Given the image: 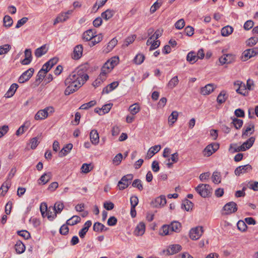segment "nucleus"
<instances>
[{
    "label": "nucleus",
    "instance_id": "nucleus-1",
    "mask_svg": "<svg viewBox=\"0 0 258 258\" xmlns=\"http://www.w3.org/2000/svg\"><path fill=\"white\" fill-rule=\"evenodd\" d=\"M89 79V76L82 67L78 68L66 79V95L78 90Z\"/></svg>",
    "mask_w": 258,
    "mask_h": 258
},
{
    "label": "nucleus",
    "instance_id": "nucleus-2",
    "mask_svg": "<svg viewBox=\"0 0 258 258\" xmlns=\"http://www.w3.org/2000/svg\"><path fill=\"white\" fill-rule=\"evenodd\" d=\"M40 210L43 217H46L49 221H52L56 216L55 212L52 207L47 208L46 203H42L40 207Z\"/></svg>",
    "mask_w": 258,
    "mask_h": 258
},
{
    "label": "nucleus",
    "instance_id": "nucleus-3",
    "mask_svg": "<svg viewBox=\"0 0 258 258\" xmlns=\"http://www.w3.org/2000/svg\"><path fill=\"white\" fill-rule=\"evenodd\" d=\"M195 190L203 198L210 197L212 192V187L207 184H200Z\"/></svg>",
    "mask_w": 258,
    "mask_h": 258
},
{
    "label": "nucleus",
    "instance_id": "nucleus-4",
    "mask_svg": "<svg viewBox=\"0 0 258 258\" xmlns=\"http://www.w3.org/2000/svg\"><path fill=\"white\" fill-rule=\"evenodd\" d=\"M133 178L134 175L132 174H128L122 177L117 184V187L119 189L122 190L127 188L131 183Z\"/></svg>",
    "mask_w": 258,
    "mask_h": 258
},
{
    "label": "nucleus",
    "instance_id": "nucleus-5",
    "mask_svg": "<svg viewBox=\"0 0 258 258\" xmlns=\"http://www.w3.org/2000/svg\"><path fill=\"white\" fill-rule=\"evenodd\" d=\"M219 148V145L217 143H212L208 145L203 150V155L204 156L209 157L217 151Z\"/></svg>",
    "mask_w": 258,
    "mask_h": 258
},
{
    "label": "nucleus",
    "instance_id": "nucleus-6",
    "mask_svg": "<svg viewBox=\"0 0 258 258\" xmlns=\"http://www.w3.org/2000/svg\"><path fill=\"white\" fill-rule=\"evenodd\" d=\"M223 210L225 212L223 214L229 215L234 213L237 210V205L233 202L227 203L223 207Z\"/></svg>",
    "mask_w": 258,
    "mask_h": 258
},
{
    "label": "nucleus",
    "instance_id": "nucleus-7",
    "mask_svg": "<svg viewBox=\"0 0 258 258\" xmlns=\"http://www.w3.org/2000/svg\"><path fill=\"white\" fill-rule=\"evenodd\" d=\"M203 233L202 227H197L192 228L189 231V237L192 240H197L200 238Z\"/></svg>",
    "mask_w": 258,
    "mask_h": 258
},
{
    "label": "nucleus",
    "instance_id": "nucleus-8",
    "mask_svg": "<svg viewBox=\"0 0 258 258\" xmlns=\"http://www.w3.org/2000/svg\"><path fill=\"white\" fill-rule=\"evenodd\" d=\"M34 70L33 68H30L24 72L19 78L18 82L19 83H24L28 81L33 76Z\"/></svg>",
    "mask_w": 258,
    "mask_h": 258
},
{
    "label": "nucleus",
    "instance_id": "nucleus-9",
    "mask_svg": "<svg viewBox=\"0 0 258 258\" xmlns=\"http://www.w3.org/2000/svg\"><path fill=\"white\" fill-rule=\"evenodd\" d=\"M52 107H46L44 109L39 110L35 115V119L41 120L46 118L48 115V111L50 110V112H52Z\"/></svg>",
    "mask_w": 258,
    "mask_h": 258
},
{
    "label": "nucleus",
    "instance_id": "nucleus-10",
    "mask_svg": "<svg viewBox=\"0 0 258 258\" xmlns=\"http://www.w3.org/2000/svg\"><path fill=\"white\" fill-rule=\"evenodd\" d=\"M257 53L258 48H257L247 49L243 52L242 59L243 61H246Z\"/></svg>",
    "mask_w": 258,
    "mask_h": 258
},
{
    "label": "nucleus",
    "instance_id": "nucleus-11",
    "mask_svg": "<svg viewBox=\"0 0 258 258\" xmlns=\"http://www.w3.org/2000/svg\"><path fill=\"white\" fill-rule=\"evenodd\" d=\"M235 56L232 54H224L221 56L219 60L222 65L225 63H231L235 61Z\"/></svg>",
    "mask_w": 258,
    "mask_h": 258
},
{
    "label": "nucleus",
    "instance_id": "nucleus-12",
    "mask_svg": "<svg viewBox=\"0 0 258 258\" xmlns=\"http://www.w3.org/2000/svg\"><path fill=\"white\" fill-rule=\"evenodd\" d=\"M181 250V246L179 244H173L170 245L166 250H163V252L167 255H172L177 253Z\"/></svg>",
    "mask_w": 258,
    "mask_h": 258
},
{
    "label": "nucleus",
    "instance_id": "nucleus-13",
    "mask_svg": "<svg viewBox=\"0 0 258 258\" xmlns=\"http://www.w3.org/2000/svg\"><path fill=\"white\" fill-rule=\"evenodd\" d=\"M251 170V166L249 164H246L243 166H239L237 167L234 171V173L236 175L239 176L240 174L248 172Z\"/></svg>",
    "mask_w": 258,
    "mask_h": 258
},
{
    "label": "nucleus",
    "instance_id": "nucleus-14",
    "mask_svg": "<svg viewBox=\"0 0 258 258\" xmlns=\"http://www.w3.org/2000/svg\"><path fill=\"white\" fill-rule=\"evenodd\" d=\"M166 204V200L164 196H161L156 198L151 202V205L154 207L163 206Z\"/></svg>",
    "mask_w": 258,
    "mask_h": 258
},
{
    "label": "nucleus",
    "instance_id": "nucleus-15",
    "mask_svg": "<svg viewBox=\"0 0 258 258\" xmlns=\"http://www.w3.org/2000/svg\"><path fill=\"white\" fill-rule=\"evenodd\" d=\"M83 46L81 44L78 45L74 48L72 58L74 59H79L81 58L83 53Z\"/></svg>",
    "mask_w": 258,
    "mask_h": 258
},
{
    "label": "nucleus",
    "instance_id": "nucleus-16",
    "mask_svg": "<svg viewBox=\"0 0 258 258\" xmlns=\"http://www.w3.org/2000/svg\"><path fill=\"white\" fill-rule=\"evenodd\" d=\"M234 85L235 87H238L236 89V91L237 92V93L241 94L243 96H245L246 94L247 93L245 85L244 84H242V82L240 81H237V82L234 83Z\"/></svg>",
    "mask_w": 258,
    "mask_h": 258
},
{
    "label": "nucleus",
    "instance_id": "nucleus-17",
    "mask_svg": "<svg viewBox=\"0 0 258 258\" xmlns=\"http://www.w3.org/2000/svg\"><path fill=\"white\" fill-rule=\"evenodd\" d=\"M58 58L56 57H54L49 60L44 64H43V68L45 69L46 72H48L55 64L58 62Z\"/></svg>",
    "mask_w": 258,
    "mask_h": 258
},
{
    "label": "nucleus",
    "instance_id": "nucleus-18",
    "mask_svg": "<svg viewBox=\"0 0 258 258\" xmlns=\"http://www.w3.org/2000/svg\"><path fill=\"white\" fill-rule=\"evenodd\" d=\"M145 224L143 222H140L135 229L134 231L135 235L137 236L143 235L145 231Z\"/></svg>",
    "mask_w": 258,
    "mask_h": 258
},
{
    "label": "nucleus",
    "instance_id": "nucleus-19",
    "mask_svg": "<svg viewBox=\"0 0 258 258\" xmlns=\"http://www.w3.org/2000/svg\"><path fill=\"white\" fill-rule=\"evenodd\" d=\"M90 139L91 143L95 145L98 144L99 141V137L98 133L96 130H92L90 134Z\"/></svg>",
    "mask_w": 258,
    "mask_h": 258
},
{
    "label": "nucleus",
    "instance_id": "nucleus-20",
    "mask_svg": "<svg viewBox=\"0 0 258 258\" xmlns=\"http://www.w3.org/2000/svg\"><path fill=\"white\" fill-rule=\"evenodd\" d=\"M161 149L160 145H155L151 147L148 151L146 158L150 159L153 157L156 153L158 152Z\"/></svg>",
    "mask_w": 258,
    "mask_h": 258
},
{
    "label": "nucleus",
    "instance_id": "nucleus-21",
    "mask_svg": "<svg viewBox=\"0 0 258 258\" xmlns=\"http://www.w3.org/2000/svg\"><path fill=\"white\" fill-rule=\"evenodd\" d=\"M48 48H47L46 45L45 44L37 48L35 50L34 54L36 57L39 58L41 57L43 55L46 54Z\"/></svg>",
    "mask_w": 258,
    "mask_h": 258
},
{
    "label": "nucleus",
    "instance_id": "nucleus-22",
    "mask_svg": "<svg viewBox=\"0 0 258 258\" xmlns=\"http://www.w3.org/2000/svg\"><path fill=\"white\" fill-rule=\"evenodd\" d=\"M18 85L16 83H13L10 86L9 89L6 93L5 96L7 98H10L12 97L15 93L17 88H18Z\"/></svg>",
    "mask_w": 258,
    "mask_h": 258
},
{
    "label": "nucleus",
    "instance_id": "nucleus-23",
    "mask_svg": "<svg viewBox=\"0 0 258 258\" xmlns=\"http://www.w3.org/2000/svg\"><path fill=\"white\" fill-rule=\"evenodd\" d=\"M254 130V124L252 122H250L248 123V126L246 128V129L243 131L242 134V138H245L248 136V134L251 135L253 133Z\"/></svg>",
    "mask_w": 258,
    "mask_h": 258
},
{
    "label": "nucleus",
    "instance_id": "nucleus-24",
    "mask_svg": "<svg viewBox=\"0 0 258 258\" xmlns=\"http://www.w3.org/2000/svg\"><path fill=\"white\" fill-rule=\"evenodd\" d=\"M214 90L213 84H209L201 88V93L203 95H207L210 94Z\"/></svg>",
    "mask_w": 258,
    "mask_h": 258
},
{
    "label": "nucleus",
    "instance_id": "nucleus-25",
    "mask_svg": "<svg viewBox=\"0 0 258 258\" xmlns=\"http://www.w3.org/2000/svg\"><path fill=\"white\" fill-rule=\"evenodd\" d=\"M96 33V31L94 32L93 30L89 29L83 33V38L87 41H91Z\"/></svg>",
    "mask_w": 258,
    "mask_h": 258
},
{
    "label": "nucleus",
    "instance_id": "nucleus-26",
    "mask_svg": "<svg viewBox=\"0 0 258 258\" xmlns=\"http://www.w3.org/2000/svg\"><path fill=\"white\" fill-rule=\"evenodd\" d=\"M118 82L117 81L113 82L111 84L108 85L106 87L104 88L102 93L108 94L118 86Z\"/></svg>",
    "mask_w": 258,
    "mask_h": 258
},
{
    "label": "nucleus",
    "instance_id": "nucleus-27",
    "mask_svg": "<svg viewBox=\"0 0 258 258\" xmlns=\"http://www.w3.org/2000/svg\"><path fill=\"white\" fill-rule=\"evenodd\" d=\"M51 177V172L45 173L39 179L38 183L45 184L50 180Z\"/></svg>",
    "mask_w": 258,
    "mask_h": 258
},
{
    "label": "nucleus",
    "instance_id": "nucleus-28",
    "mask_svg": "<svg viewBox=\"0 0 258 258\" xmlns=\"http://www.w3.org/2000/svg\"><path fill=\"white\" fill-rule=\"evenodd\" d=\"M172 234L169 225H164L160 229L159 234L162 236L170 235Z\"/></svg>",
    "mask_w": 258,
    "mask_h": 258
},
{
    "label": "nucleus",
    "instance_id": "nucleus-29",
    "mask_svg": "<svg viewBox=\"0 0 258 258\" xmlns=\"http://www.w3.org/2000/svg\"><path fill=\"white\" fill-rule=\"evenodd\" d=\"M114 14L115 11L114 10L107 9L101 14V17L103 19L108 20L111 18Z\"/></svg>",
    "mask_w": 258,
    "mask_h": 258
},
{
    "label": "nucleus",
    "instance_id": "nucleus-30",
    "mask_svg": "<svg viewBox=\"0 0 258 258\" xmlns=\"http://www.w3.org/2000/svg\"><path fill=\"white\" fill-rule=\"evenodd\" d=\"M171 229V232H179L181 227V224L178 221H173L169 225Z\"/></svg>",
    "mask_w": 258,
    "mask_h": 258
},
{
    "label": "nucleus",
    "instance_id": "nucleus-31",
    "mask_svg": "<svg viewBox=\"0 0 258 258\" xmlns=\"http://www.w3.org/2000/svg\"><path fill=\"white\" fill-rule=\"evenodd\" d=\"M30 124L29 121H26L22 125H21L16 131V135L18 136L23 134L29 127Z\"/></svg>",
    "mask_w": 258,
    "mask_h": 258
},
{
    "label": "nucleus",
    "instance_id": "nucleus-32",
    "mask_svg": "<svg viewBox=\"0 0 258 258\" xmlns=\"http://www.w3.org/2000/svg\"><path fill=\"white\" fill-rule=\"evenodd\" d=\"M103 39V35L101 33H100L98 35L96 34H94V37H93L92 40L90 41L89 43V45L92 47L94 46L96 44H97L101 42Z\"/></svg>",
    "mask_w": 258,
    "mask_h": 258
},
{
    "label": "nucleus",
    "instance_id": "nucleus-33",
    "mask_svg": "<svg viewBox=\"0 0 258 258\" xmlns=\"http://www.w3.org/2000/svg\"><path fill=\"white\" fill-rule=\"evenodd\" d=\"M47 72H46L45 69L43 68V67L42 66L41 70L38 72L37 75L36 76V81L35 82L37 83V85H38L43 80L44 78L45 75Z\"/></svg>",
    "mask_w": 258,
    "mask_h": 258
},
{
    "label": "nucleus",
    "instance_id": "nucleus-34",
    "mask_svg": "<svg viewBox=\"0 0 258 258\" xmlns=\"http://www.w3.org/2000/svg\"><path fill=\"white\" fill-rule=\"evenodd\" d=\"M15 249L17 253L21 254L25 251V246L20 240L18 241L15 245Z\"/></svg>",
    "mask_w": 258,
    "mask_h": 258
},
{
    "label": "nucleus",
    "instance_id": "nucleus-35",
    "mask_svg": "<svg viewBox=\"0 0 258 258\" xmlns=\"http://www.w3.org/2000/svg\"><path fill=\"white\" fill-rule=\"evenodd\" d=\"M81 218L78 216H73L66 222V224L68 225L73 226L80 222Z\"/></svg>",
    "mask_w": 258,
    "mask_h": 258
},
{
    "label": "nucleus",
    "instance_id": "nucleus-36",
    "mask_svg": "<svg viewBox=\"0 0 258 258\" xmlns=\"http://www.w3.org/2000/svg\"><path fill=\"white\" fill-rule=\"evenodd\" d=\"M108 229V228L100 222H95L93 225V230L95 232H102L103 231H106Z\"/></svg>",
    "mask_w": 258,
    "mask_h": 258
},
{
    "label": "nucleus",
    "instance_id": "nucleus-37",
    "mask_svg": "<svg viewBox=\"0 0 258 258\" xmlns=\"http://www.w3.org/2000/svg\"><path fill=\"white\" fill-rule=\"evenodd\" d=\"M178 116V112L173 111L168 117V122L170 125H172L177 120Z\"/></svg>",
    "mask_w": 258,
    "mask_h": 258
},
{
    "label": "nucleus",
    "instance_id": "nucleus-38",
    "mask_svg": "<svg viewBox=\"0 0 258 258\" xmlns=\"http://www.w3.org/2000/svg\"><path fill=\"white\" fill-rule=\"evenodd\" d=\"M233 31V28L229 25L224 27L222 28L221 32L223 36H228Z\"/></svg>",
    "mask_w": 258,
    "mask_h": 258
},
{
    "label": "nucleus",
    "instance_id": "nucleus-39",
    "mask_svg": "<svg viewBox=\"0 0 258 258\" xmlns=\"http://www.w3.org/2000/svg\"><path fill=\"white\" fill-rule=\"evenodd\" d=\"M117 43V40L114 38L111 39L107 44L106 50H104L106 53L110 51L116 45Z\"/></svg>",
    "mask_w": 258,
    "mask_h": 258
},
{
    "label": "nucleus",
    "instance_id": "nucleus-40",
    "mask_svg": "<svg viewBox=\"0 0 258 258\" xmlns=\"http://www.w3.org/2000/svg\"><path fill=\"white\" fill-rule=\"evenodd\" d=\"M227 97L228 95H227L226 91H222L218 95L217 101L219 104H222L225 102Z\"/></svg>",
    "mask_w": 258,
    "mask_h": 258
},
{
    "label": "nucleus",
    "instance_id": "nucleus-41",
    "mask_svg": "<svg viewBox=\"0 0 258 258\" xmlns=\"http://www.w3.org/2000/svg\"><path fill=\"white\" fill-rule=\"evenodd\" d=\"M229 151L232 153L240 151H245L244 147H242L241 145L240 146H237L236 144H231Z\"/></svg>",
    "mask_w": 258,
    "mask_h": 258
},
{
    "label": "nucleus",
    "instance_id": "nucleus-42",
    "mask_svg": "<svg viewBox=\"0 0 258 258\" xmlns=\"http://www.w3.org/2000/svg\"><path fill=\"white\" fill-rule=\"evenodd\" d=\"M255 138L252 137L249 138L246 142H244L241 146L244 147V151L249 149L253 144Z\"/></svg>",
    "mask_w": 258,
    "mask_h": 258
},
{
    "label": "nucleus",
    "instance_id": "nucleus-43",
    "mask_svg": "<svg viewBox=\"0 0 258 258\" xmlns=\"http://www.w3.org/2000/svg\"><path fill=\"white\" fill-rule=\"evenodd\" d=\"M140 110V107L138 103H135L129 107L128 111L132 115H135Z\"/></svg>",
    "mask_w": 258,
    "mask_h": 258
},
{
    "label": "nucleus",
    "instance_id": "nucleus-44",
    "mask_svg": "<svg viewBox=\"0 0 258 258\" xmlns=\"http://www.w3.org/2000/svg\"><path fill=\"white\" fill-rule=\"evenodd\" d=\"M179 82L177 76L173 77L168 83L167 86L170 89H173L175 87Z\"/></svg>",
    "mask_w": 258,
    "mask_h": 258
},
{
    "label": "nucleus",
    "instance_id": "nucleus-45",
    "mask_svg": "<svg viewBox=\"0 0 258 258\" xmlns=\"http://www.w3.org/2000/svg\"><path fill=\"white\" fill-rule=\"evenodd\" d=\"M4 25L6 27H10L13 23L12 18L6 15L3 19Z\"/></svg>",
    "mask_w": 258,
    "mask_h": 258
},
{
    "label": "nucleus",
    "instance_id": "nucleus-46",
    "mask_svg": "<svg viewBox=\"0 0 258 258\" xmlns=\"http://www.w3.org/2000/svg\"><path fill=\"white\" fill-rule=\"evenodd\" d=\"M54 209L55 214H59L62 211L64 208L63 203L60 202H57L54 204V207H52Z\"/></svg>",
    "mask_w": 258,
    "mask_h": 258
},
{
    "label": "nucleus",
    "instance_id": "nucleus-47",
    "mask_svg": "<svg viewBox=\"0 0 258 258\" xmlns=\"http://www.w3.org/2000/svg\"><path fill=\"white\" fill-rule=\"evenodd\" d=\"M186 59L191 63H194L198 60V58L195 52H190L187 55Z\"/></svg>",
    "mask_w": 258,
    "mask_h": 258
},
{
    "label": "nucleus",
    "instance_id": "nucleus-48",
    "mask_svg": "<svg viewBox=\"0 0 258 258\" xmlns=\"http://www.w3.org/2000/svg\"><path fill=\"white\" fill-rule=\"evenodd\" d=\"M162 4V0H157L151 7L150 12L153 14L158 9Z\"/></svg>",
    "mask_w": 258,
    "mask_h": 258
},
{
    "label": "nucleus",
    "instance_id": "nucleus-49",
    "mask_svg": "<svg viewBox=\"0 0 258 258\" xmlns=\"http://www.w3.org/2000/svg\"><path fill=\"white\" fill-rule=\"evenodd\" d=\"M145 57L142 53L138 54L134 59V62L137 64H141L145 60Z\"/></svg>",
    "mask_w": 258,
    "mask_h": 258
},
{
    "label": "nucleus",
    "instance_id": "nucleus-50",
    "mask_svg": "<svg viewBox=\"0 0 258 258\" xmlns=\"http://www.w3.org/2000/svg\"><path fill=\"white\" fill-rule=\"evenodd\" d=\"M96 104V101L95 100H92L88 103H84L81 106L80 109L87 110L89 108L94 106Z\"/></svg>",
    "mask_w": 258,
    "mask_h": 258
},
{
    "label": "nucleus",
    "instance_id": "nucleus-51",
    "mask_svg": "<svg viewBox=\"0 0 258 258\" xmlns=\"http://www.w3.org/2000/svg\"><path fill=\"white\" fill-rule=\"evenodd\" d=\"M232 123L233 124L234 127L236 129L240 128L242 124H243V120L240 119H238L236 117L232 118Z\"/></svg>",
    "mask_w": 258,
    "mask_h": 258
},
{
    "label": "nucleus",
    "instance_id": "nucleus-52",
    "mask_svg": "<svg viewBox=\"0 0 258 258\" xmlns=\"http://www.w3.org/2000/svg\"><path fill=\"white\" fill-rule=\"evenodd\" d=\"M212 181L215 183L218 184L221 182V176L220 173L215 171L213 173L212 177Z\"/></svg>",
    "mask_w": 258,
    "mask_h": 258
},
{
    "label": "nucleus",
    "instance_id": "nucleus-53",
    "mask_svg": "<svg viewBox=\"0 0 258 258\" xmlns=\"http://www.w3.org/2000/svg\"><path fill=\"white\" fill-rule=\"evenodd\" d=\"M132 186L134 187L137 188L140 191L143 189L142 181L139 179L134 180L132 183Z\"/></svg>",
    "mask_w": 258,
    "mask_h": 258
},
{
    "label": "nucleus",
    "instance_id": "nucleus-54",
    "mask_svg": "<svg viewBox=\"0 0 258 258\" xmlns=\"http://www.w3.org/2000/svg\"><path fill=\"white\" fill-rule=\"evenodd\" d=\"M184 207L185 210L187 211L192 209L193 204L191 202L188 200H185L182 205V208Z\"/></svg>",
    "mask_w": 258,
    "mask_h": 258
},
{
    "label": "nucleus",
    "instance_id": "nucleus-55",
    "mask_svg": "<svg viewBox=\"0 0 258 258\" xmlns=\"http://www.w3.org/2000/svg\"><path fill=\"white\" fill-rule=\"evenodd\" d=\"M11 48V45L9 44H5L0 46V55L6 54Z\"/></svg>",
    "mask_w": 258,
    "mask_h": 258
},
{
    "label": "nucleus",
    "instance_id": "nucleus-56",
    "mask_svg": "<svg viewBox=\"0 0 258 258\" xmlns=\"http://www.w3.org/2000/svg\"><path fill=\"white\" fill-rule=\"evenodd\" d=\"M237 226L238 229L241 231H245L247 228L245 222L242 220H239L237 222Z\"/></svg>",
    "mask_w": 258,
    "mask_h": 258
},
{
    "label": "nucleus",
    "instance_id": "nucleus-57",
    "mask_svg": "<svg viewBox=\"0 0 258 258\" xmlns=\"http://www.w3.org/2000/svg\"><path fill=\"white\" fill-rule=\"evenodd\" d=\"M122 159V155L121 153L117 154L113 159V163L118 165Z\"/></svg>",
    "mask_w": 258,
    "mask_h": 258
},
{
    "label": "nucleus",
    "instance_id": "nucleus-58",
    "mask_svg": "<svg viewBox=\"0 0 258 258\" xmlns=\"http://www.w3.org/2000/svg\"><path fill=\"white\" fill-rule=\"evenodd\" d=\"M105 80H106V79L104 78V77H101V78L100 76L99 75L98 78L93 83V85L95 87H97L99 86L102 83H103Z\"/></svg>",
    "mask_w": 258,
    "mask_h": 258
},
{
    "label": "nucleus",
    "instance_id": "nucleus-59",
    "mask_svg": "<svg viewBox=\"0 0 258 258\" xmlns=\"http://www.w3.org/2000/svg\"><path fill=\"white\" fill-rule=\"evenodd\" d=\"M258 41V37H252L249 38L246 43L247 45L249 46H252L254 45Z\"/></svg>",
    "mask_w": 258,
    "mask_h": 258
},
{
    "label": "nucleus",
    "instance_id": "nucleus-60",
    "mask_svg": "<svg viewBox=\"0 0 258 258\" xmlns=\"http://www.w3.org/2000/svg\"><path fill=\"white\" fill-rule=\"evenodd\" d=\"M136 37V35L128 36L125 39L123 45L125 46H128V45L132 43L134 41Z\"/></svg>",
    "mask_w": 258,
    "mask_h": 258
},
{
    "label": "nucleus",
    "instance_id": "nucleus-61",
    "mask_svg": "<svg viewBox=\"0 0 258 258\" xmlns=\"http://www.w3.org/2000/svg\"><path fill=\"white\" fill-rule=\"evenodd\" d=\"M185 26V22L183 19L177 21L175 24V27L177 29L180 30Z\"/></svg>",
    "mask_w": 258,
    "mask_h": 258
},
{
    "label": "nucleus",
    "instance_id": "nucleus-62",
    "mask_svg": "<svg viewBox=\"0 0 258 258\" xmlns=\"http://www.w3.org/2000/svg\"><path fill=\"white\" fill-rule=\"evenodd\" d=\"M17 233L19 235L24 237L25 239H28L30 237V233L26 230L18 231Z\"/></svg>",
    "mask_w": 258,
    "mask_h": 258
},
{
    "label": "nucleus",
    "instance_id": "nucleus-63",
    "mask_svg": "<svg viewBox=\"0 0 258 258\" xmlns=\"http://www.w3.org/2000/svg\"><path fill=\"white\" fill-rule=\"evenodd\" d=\"M28 20V18L27 17H23L20 20H18L17 22V24L16 25V28H19L23 25H24Z\"/></svg>",
    "mask_w": 258,
    "mask_h": 258
},
{
    "label": "nucleus",
    "instance_id": "nucleus-64",
    "mask_svg": "<svg viewBox=\"0 0 258 258\" xmlns=\"http://www.w3.org/2000/svg\"><path fill=\"white\" fill-rule=\"evenodd\" d=\"M130 202L131 207H136L139 203V200L137 196H134L131 197Z\"/></svg>",
    "mask_w": 258,
    "mask_h": 258
}]
</instances>
